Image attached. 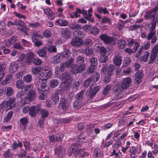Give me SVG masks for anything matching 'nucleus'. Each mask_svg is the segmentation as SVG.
<instances>
[{"instance_id": "nucleus-1", "label": "nucleus", "mask_w": 158, "mask_h": 158, "mask_svg": "<svg viewBox=\"0 0 158 158\" xmlns=\"http://www.w3.org/2000/svg\"><path fill=\"white\" fill-rule=\"evenodd\" d=\"M131 79L130 77H127L124 78L122 80L121 84V88L118 87L116 91L114 93V96L112 98V101L121 98L123 95L121 94L122 89H127L131 85Z\"/></svg>"}, {"instance_id": "nucleus-2", "label": "nucleus", "mask_w": 158, "mask_h": 158, "mask_svg": "<svg viewBox=\"0 0 158 158\" xmlns=\"http://www.w3.org/2000/svg\"><path fill=\"white\" fill-rule=\"evenodd\" d=\"M76 62L78 64H80L78 65L77 64L73 65L71 68V72L72 74H75L77 73H80L85 70L86 66L84 62V59L81 56H79L76 59Z\"/></svg>"}, {"instance_id": "nucleus-3", "label": "nucleus", "mask_w": 158, "mask_h": 158, "mask_svg": "<svg viewBox=\"0 0 158 158\" xmlns=\"http://www.w3.org/2000/svg\"><path fill=\"white\" fill-rule=\"evenodd\" d=\"M70 54V53L69 49L66 48L62 52L54 56L51 60L52 63L53 64L59 63L63 59L69 58Z\"/></svg>"}, {"instance_id": "nucleus-4", "label": "nucleus", "mask_w": 158, "mask_h": 158, "mask_svg": "<svg viewBox=\"0 0 158 158\" xmlns=\"http://www.w3.org/2000/svg\"><path fill=\"white\" fill-rule=\"evenodd\" d=\"M52 74V72L48 66L41 67V71L40 73L38 74V77L46 81L50 77Z\"/></svg>"}, {"instance_id": "nucleus-5", "label": "nucleus", "mask_w": 158, "mask_h": 158, "mask_svg": "<svg viewBox=\"0 0 158 158\" xmlns=\"http://www.w3.org/2000/svg\"><path fill=\"white\" fill-rule=\"evenodd\" d=\"M32 89L28 90V91L26 94V97L25 99H21V101L22 103L25 104L28 103L29 102L31 101L35 98L36 96V93Z\"/></svg>"}, {"instance_id": "nucleus-6", "label": "nucleus", "mask_w": 158, "mask_h": 158, "mask_svg": "<svg viewBox=\"0 0 158 158\" xmlns=\"http://www.w3.org/2000/svg\"><path fill=\"white\" fill-rule=\"evenodd\" d=\"M59 67H56L55 69V73L56 77L60 78L61 80H65L67 81L71 79V75L69 73L65 72L62 73L59 71Z\"/></svg>"}, {"instance_id": "nucleus-7", "label": "nucleus", "mask_w": 158, "mask_h": 158, "mask_svg": "<svg viewBox=\"0 0 158 158\" xmlns=\"http://www.w3.org/2000/svg\"><path fill=\"white\" fill-rule=\"evenodd\" d=\"M71 148L72 153H74L75 155L81 154V156L83 157L84 156H87L89 154V153L84 152L83 150H81L79 147V144L77 143L72 144Z\"/></svg>"}, {"instance_id": "nucleus-8", "label": "nucleus", "mask_w": 158, "mask_h": 158, "mask_svg": "<svg viewBox=\"0 0 158 158\" xmlns=\"http://www.w3.org/2000/svg\"><path fill=\"white\" fill-rule=\"evenodd\" d=\"M46 83V80L40 78H38L35 83L36 87L39 91L45 90V88L47 86Z\"/></svg>"}, {"instance_id": "nucleus-9", "label": "nucleus", "mask_w": 158, "mask_h": 158, "mask_svg": "<svg viewBox=\"0 0 158 158\" xmlns=\"http://www.w3.org/2000/svg\"><path fill=\"white\" fill-rule=\"evenodd\" d=\"M100 89V87L99 86H96L93 89L91 88V86H90L86 92V95L89 98H92L96 94Z\"/></svg>"}, {"instance_id": "nucleus-10", "label": "nucleus", "mask_w": 158, "mask_h": 158, "mask_svg": "<svg viewBox=\"0 0 158 158\" xmlns=\"http://www.w3.org/2000/svg\"><path fill=\"white\" fill-rule=\"evenodd\" d=\"M99 77V73L97 72L96 73L95 75H93L90 78H88L85 81L84 85L87 87L90 83L96 82L98 80Z\"/></svg>"}, {"instance_id": "nucleus-11", "label": "nucleus", "mask_w": 158, "mask_h": 158, "mask_svg": "<svg viewBox=\"0 0 158 158\" xmlns=\"http://www.w3.org/2000/svg\"><path fill=\"white\" fill-rule=\"evenodd\" d=\"M24 90L19 92L16 94V97L18 98H21L23 96L26 94V92L30 89H32L33 88V85L32 84H28L24 86Z\"/></svg>"}, {"instance_id": "nucleus-12", "label": "nucleus", "mask_w": 158, "mask_h": 158, "mask_svg": "<svg viewBox=\"0 0 158 158\" xmlns=\"http://www.w3.org/2000/svg\"><path fill=\"white\" fill-rule=\"evenodd\" d=\"M14 98H11L8 100L6 102H3L2 103V106L5 105V108L7 110H8L11 109L13 107L14 104Z\"/></svg>"}, {"instance_id": "nucleus-13", "label": "nucleus", "mask_w": 158, "mask_h": 158, "mask_svg": "<svg viewBox=\"0 0 158 158\" xmlns=\"http://www.w3.org/2000/svg\"><path fill=\"white\" fill-rule=\"evenodd\" d=\"M158 10V6H156L151 10H148L146 14V17L147 19L152 18L154 19L155 17L154 12Z\"/></svg>"}, {"instance_id": "nucleus-14", "label": "nucleus", "mask_w": 158, "mask_h": 158, "mask_svg": "<svg viewBox=\"0 0 158 158\" xmlns=\"http://www.w3.org/2000/svg\"><path fill=\"white\" fill-rule=\"evenodd\" d=\"M100 38L107 44H109L113 41V38L106 34H102L100 36Z\"/></svg>"}, {"instance_id": "nucleus-15", "label": "nucleus", "mask_w": 158, "mask_h": 158, "mask_svg": "<svg viewBox=\"0 0 158 158\" xmlns=\"http://www.w3.org/2000/svg\"><path fill=\"white\" fill-rule=\"evenodd\" d=\"M71 43L72 45L74 47H80L83 44V42L81 38L73 39Z\"/></svg>"}, {"instance_id": "nucleus-16", "label": "nucleus", "mask_w": 158, "mask_h": 158, "mask_svg": "<svg viewBox=\"0 0 158 158\" xmlns=\"http://www.w3.org/2000/svg\"><path fill=\"white\" fill-rule=\"evenodd\" d=\"M44 13L46 14L48 18L53 20L55 18V15L54 13L49 8H46L44 10Z\"/></svg>"}, {"instance_id": "nucleus-17", "label": "nucleus", "mask_w": 158, "mask_h": 158, "mask_svg": "<svg viewBox=\"0 0 158 158\" xmlns=\"http://www.w3.org/2000/svg\"><path fill=\"white\" fill-rule=\"evenodd\" d=\"M60 106L64 111H66L69 107V105L67 101L62 98L60 102Z\"/></svg>"}, {"instance_id": "nucleus-18", "label": "nucleus", "mask_w": 158, "mask_h": 158, "mask_svg": "<svg viewBox=\"0 0 158 158\" xmlns=\"http://www.w3.org/2000/svg\"><path fill=\"white\" fill-rule=\"evenodd\" d=\"M147 40H151V44H154L156 41V33L155 32H150L147 37Z\"/></svg>"}, {"instance_id": "nucleus-19", "label": "nucleus", "mask_w": 158, "mask_h": 158, "mask_svg": "<svg viewBox=\"0 0 158 158\" xmlns=\"http://www.w3.org/2000/svg\"><path fill=\"white\" fill-rule=\"evenodd\" d=\"M19 66V64L16 62L12 63L9 68V70L11 73H14L17 71Z\"/></svg>"}, {"instance_id": "nucleus-20", "label": "nucleus", "mask_w": 158, "mask_h": 158, "mask_svg": "<svg viewBox=\"0 0 158 158\" xmlns=\"http://www.w3.org/2000/svg\"><path fill=\"white\" fill-rule=\"evenodd\" d=\"M83 105L82 102L81 100H76L73 102V107L74 109L77 110L80 109Z\"/></svg>"}, {"instance_id": "nucleus-21", "label": "nucleus", "mask_w": 158, "mask_h": 158, "mask_svg": "<svg viewBox=\"0 0 158 158\" xmlns=\"http://www.w3.org/2000/svg\"><path fill=\"white\" fill-rule=\"evenodd\" d=\"M143 73L141 72H137L135 74V82L137 84L142 81L143 77Z\"/></svg>"}, {"instance_id": "nucleus-22", "label": "nucleus", "mask_w": 158, "mask_h": 158, "mask_svg": "<svg viewBox=\"0 0 158 158\" xmlns=\"http://www.w3.org/2000/svg\"><path fill=\"white\" fill-rule=\"evenodd\" d=\"M16 23L17 25L16 26H20V27L19 28V27H17L18 29L20 30L21 31H24L23 30V29L25 28L27 30V28L25 27L23 25L24 22L20 19L17 20L16 19Z\"/></svg>"}, {"instance_id": "nucleus-23", "label": "nucleus", "mask_w": 158, "mask_h": 158, "mask_svg": "<svg viewBox=\"0 0 158 158\" xmlns=\"http://www.w3.org/2000/svg\"><path fill=\"white\" fill-rule=\"evenodd\" d=\"M113 62L116 66H120L122 63V57L119 56H115L113 59Z\"/></svg>"}, {"instance_id": "nucleus-24", "label": "nucleus", "mask_w": 158, "mask_h": 158, "mask_svg": "<svg viewBox=\"0 0 158 158\" xmlns=\"http://www.w3.org/2000/svg\"><path fill=\"white\" fill-rule=\"evenodd\" d=\"M38 110L36 106H32L29 108V114L31 116L34 117L36 115L37 110Z\"/></svg>"}, {"instance_id": "nucleus-25", "label": "nucleus", "mask_w": 158, "mask_h": 158, "mask_svg": "<svg viewBox=\"0 0 158 158\" xmlns=\"http://www.w3.org/2000/svg\"><path fill=\"white\" fill-rule=\"evenodd\" d=\"M62 35L65 39H68L70 37V33L66 28L63 29L61 30Z\"/></svg>"}, {"instance_id": "nucleus-26", "label": "nucleus", "mask_w": 158, "mask_h": 158, "mask_svg": "<svg viewBox=\"0 0 158 158\" xmlns=\"http://www.w3.org/2000/svg\"><path fill=\"white\" fill-rule=\"evenodd\" d=\"M6 67V65L4 64H0V81L2 80L4 76V73L3 70L5 69Z\"/></svg>"}, {"instance_id": "nucleus-27", "label": "nucleus", "mask_w": 158, "mask_h": 158, "mask_svg": "<svg viewBox=\"0 0 158 158\" xmlns=\"http://www.w3.org/2000/svg\"><path fill=\"white\" fill-rule=\"evenodd\" d=\"M22 144L21 142L18 141L17 143L16 141H14L11 147L13 150H15L18 147H22Z\"/></svg>"}, {"instance_id": "nucleus-28", "label": "nucleus", "mask_w": 158, "mask_h": 158, "mask_svg": "<svg viewBox=\"0 0 158 158\" xmlns=\"http://www.w3.org/2000/svg\"><path fill=\"white\" fill-rule=\"evenodd\" d=\"M100 32V30L97 27L94 26L90 28V33L93 35H95L98 34Z\"/></svg>"}, {"instance_id": "nucleus-29", "label": "nucleus", "mask_w": 158, "mask_h": 158, "mask_svg": "<svg viewBox=\"0 0 158 158\" xmlns=\"http://www.w3.org/2000/svg\"><path fill=\"white\" fill-rule=\"evenodd\" d=\"M125 41L123 39H120L118 41V46L120 49H123L126 46Z\"/></svg>"}, {"instance_id": "nucleus-30", "label": "nucleus", "mask_w": 158, "mask_h": 158, "mask_svg": "<svg viewBox=\"0 0 158 158\" xmlns=\"http://www.w3.org/2000/svg\"><path fill=\"white\" fill-rule=\"evenodd\" d=\"M36 53L39 56L41 57H45L47 54V52L44 48L39 49L36 51Z\"/></svg>"}, {"instance_id": "nucleus-31", "label": "nucleus", "mask_w": 158, "mask_h": 158, "mask_svg": "<svg viewBox=\"0 0 158 158\" xmlns=\"http://www.w3.org/2000/svg\"><path fill=\"white\" fill-rule=\"evenodd\" d=\"M40 110L41 116L43 118H44L48 116L49 113L46 110L44 109H41Z\"/></svg>"}, {"instance_id": "nucleus-32", "label": "nucleus", "mask_w": 158, "mask_h": 158, "mask_svg": "<svg viewBox=\"0 0 158 158\" xmlns=\"http://www.w3.org/2000/svg\"><path fill=\"white\" fill-rule=\"evenodd\" d=\"M149 52L148 51L144 52V55L141 57V60L143 62H146L148 61V58L149 56Z\"/></svg>"}, {"instance_id": "nucleus-33", "label": "nucleus", "mask_w": 158, "mask_h": 158, "mask_svg": "<svg viewBox=\"0 0 158 158\" xmlns=\"http://www.w3.org/2000/svg\"><path fill=\"white\" fill-rule=\"evenodd\" d=\"M51 98L55 104L59 102V98L57 92H55V94H53Z\"/></svg>"}, {"instance_id": "nucleus-34", "label": "nucleus", "mask_w": 158, "mask_h": 158, "mask_svg": "<svg viewBox=\"0 0 158 158\" xmlns=\"http://www.w3.org/2000/svg\"><path fill=\"white\" fill-rule=\"evenodd\" d=\"M59 81L56 79H52L50 82V87L52 88H54L57 86L59 84Z\"/></svg>"}, {"instance_id": "nucleus-35", "label": "nucleus", "mask_w": 158, "mask_h": 158, "mask_svg": "<svg viewBox=\"0 0 158 158\" xmlns=\"http://www.w3.org/2000/svg\"><path fill=\"white\" fill-rule=\"evenodd\" d=\"M44 90H45L39 91V98L40 99L44 100L46 98L47 96L44 92Z\"/></svg>"}, {"instance_id": "nucleus-36", "label": "nucleus", "mask_w": 158, "mask_h": 158, "mask_svg": "<svg viewBox=\"0 0 158 158\" xmlns=\"http://www.w3.org/2000/svg\"><path fill=\"white\" fill-rule=\"evenodd\" d=\"M24 81L27 83L30 82L32 80V77L31 74H27L23 77Z\"/></svg>"}, {"instance_id": "nucleus-37", "label": "nucleus", "mask_w": 158, "mask_h": 158, "mask_svg": "<svg viewBox=\"0 0 158 158\" xmlns=\"http://www.w3.org/2000/svg\"><path fill=\"white\" fill-rule=\"evenodd\" d=\"M64 150L61 146L58 147V148H56L55 150V153L57 155H60V154H63L64 152Z\"/></svg>"}, {"instance_id": "nucleus-38", "label": "nucleus", "mask_w": 158, "mask_h": 158, "mask_svg": "<svg viewBox=\"0 0 158 158\" xmlns=\"http://www.w3.org/2000/svg\"><path fill=\"white\" fill-rule=\"evenodd\" d=\"M74 61V59L73 58H71L66 61L65 64L66 66L68 68H69L73 66Z\"/></svg>"}, {"instance_id": "nucleus-39", "label": "nucleus", "mask_w": 158, "mask_h": 158, "mask_svg": "<svg viewBox=\"0 0 158 158\" xmlns=\"http://www.w3.org/2000/svg\"><path fill=\"white\" fill-rule=\"evenodd\" d=\"M16 86L18 89H22L24 86L23 82L22 80H19L16 82Z\"/></svg>"}, {"instance_id": "nucleus-40", "label": "nucleus", "mask_w": 158, "mask_h": 158, "mask_svg": "<svg viewBox=\"0 0 158 158\" xmlns=\"http://www.w3.org/2000/svg\"><path fill=\"white\" fill-rule=\"evenodd\" d=\"M80 82L78 81L74 82L72 84L71 87L74 90H77L78 89L80 85Z\"/></svg>"}, {"instance_id": "nucleus-41", "label": "nucleus", "mask_w": 158, "mask_h": 158, "mask_svg": "<svg viewBox=\"0 0 158 158\" xmlns=\"http://www.w3.org/2000/svg\"><path fill=\"white\" fill-rule=\"evenodd\" d=\"M41 67H33L32 69V73L35 75L37 74L38 73H40L41 71Z\"/></svg>"}, {"instance_id": "nucleus-42", "label": "nucleus", "mask_w": 158, "mask_h": 158, "mask_svg": "<svg viewBox=\"0 0 158 158\" xmlns=\"http://www.w3.org/2000/svg\"><path fill=\"white\" fill-rule=\"evenodd\" d=\"M114 68V66L113 64H110L108 66V75H111L114 73L113 70Z\"/></svg>"}, {"instance_id": "nucleus-43", "label": "nucleus", "mask_w": 158, "mask_h": 158, "mask_svg": "<svg viewBox=\"0 0 158 158\" xmlns=\"http://www.w3.org/2000/svg\"><path fill=\"white\" fill-rule=\"evenodd\" d=\"M132 69L131 68H128L123 71V73L126 76H128L131 73Z\"/></svg>"}, {"instance_id": "nucleus-44", "label": "nucleus", "mask_w": 158, "mask_h": 158, "mask_svg": "<svg viewBox=\"0 0 158 158\" xmlns=\"http://www.w3.org/2000/svg\"><path fill=\"white\" fill-rule=\"evenodd\" d=\"M111 85H108L104 88L103 93L104 95H107L108 93L111 88Z\"/></svg>"}, {"instance_id": "nucleus-45", "label": "nucleus", "mask_w": 158, "mask_h": 158, "mask_svg": "<svg viewBox=\"0 0 158 158\" xmlns=\"http://www.w3.org/2000/svg\"><path fill=\"white\" fill-rule=\"evenodd\" d=\"M85 52L86 55L89 56L93 54L92 49L89 47H87L85 49Z\"/></svg>"}, {"instance_id": "nucleus-46", "label": "nucleus", "mask_w": 158, "mask_h": 158, "mask_svg": "<svg viewBox=\"0 0 158 158\" xmlns=\"http://www.w3.org/2000/svg\"><path fill=\"white\" fill-rule=\"evenodd\" d=\"M74 24H71L69 25L70 28L73 29H78L81 28V27L78 24L75 23V22L74 23Z\"/></svg>"}, {"instance_id": "nucleus-47", "label": "nucleus", "mask_w": 158, "mask_h": 158, "mask_svg": "<svg viewBox=\"0 0 158 158\" xmlns=\"http://www.w3.org/2000/svg\"><path fill=\"white\" fill-rule=\"evenodd\" d=\"M156 26V22H153L152 23L151 26L149 28L150 32H155V33H156V31L155 30Z\"/></svg>"}, {"instance_id": "nucleus-48", "label": "nucleus", "mask_w": 158, "mask_h": 158, "mask_svg": "<svg viewBox=\"0 0 158 158\" xmlns=\"http://www.w3.org/2000/svg\"><path fill=\"white\" fill-rule=\"evenodd\" d=\"M130 62V59L128 57H126L124 58L123 61V63L124 65H122V67L123 68H124L126 67L128 64Z\"/></svg>"}, {"instance_id": "nucleus-49", "label": "nucleus", "mask_w": 158, "mask_h": 158, "mask_svg": "<svg viewBox=\"0 0 158 158\" xmlns=\"http://www.w3.org/2000/svg\"><path fill=\"white\" fill-rule=\"evenodd\" d=\"M13 114V112L12 111H10L9 112L4 118V121L7 122L10 120Z\"/></svg>"}, {"instance_id": "nucleus-50", "label": "nucleus", "mask_w": 158, "mask_h": 158, "mask_svg": "<svg viewBox=\"0 0 158 158\" xmlns=\"http://www.w3.org/2000/svg\"><path fill=\"white\" fill-rule=\"evenodd\" d=\"M32 34V39L33 41L34 40H35L39 38H42V36L40 35H38L36 32H35Z\"/></svg>"}, {"instance_id": "nucleus-51", "label": "nucleus", "mask_w": 158, "mask_h": 158, "mask_svg": "<svg viewBox=\"0 0 158 158\" xmlns=\"http://www.w3.org/2000/svg\"><path fill=\"white\" fill-rule=\"evenodd\" d=\"M40 25V23L38 22H35L33 23H28V27H38Z\"/></svg>"}, {"instance_id": "nucleus-52", "label": "nucleus", "mask_w": 158, "mask_h": 158, "mask_svg": "<svg viewBox=\"0 0 158 158\" xmlns=\"http://www.w3.org/2000/svg\"><path fill=\"white\" fill-rule=\"evenodd\" d=\"M48 51L50 52H56L57 51L56 46H49L48 48Z\"/></svg>"}, {"instance_id": "nucleus-53", "label": "nucleus", "mask_w": 158, "mask_h": 158, "mask_svg": "<svg viewBox=\"0 0 158 158\" xmlns=\"http://www.w3.org/2000/svg\"><path fill=\"white\" fill-rule=\"evenodd\" d=\"M82 34V32L81 31H76L73 32V35L75 39H76L77 38H80L79 36H81Z\"/></svg>"}, {"instance_id": "nucleus-54", "label": "nucleus", "mask_w": 158, "mask_h": 158, "mask_svg": "<svg viewBox=\"0 0 158 158\" xmlns=\"http://www.w3.org/2000/svg\"><path fill=\"white\" fill-rule=\"evenodd\" d=\"M90 63L91 65L96 66L98 64V60L95 57H92L90 59Z\"/></svg>"}, {"instance_id": "nucleus-55", "label": "nucleus", "mask_w": 158, "mask_h": 158, "mask_svg": "<svg viewBox=\"0 0 158 158\" xmlns=\"http://www.w3.org/2000/svg\"><path fill=\"white\" fill-rule=\"evenodd\" d=\"M34 57V54L31 52H28L27 54V58L28 59V62H30L31 60Z\"/></svg>"}, {"instance_id": "nucleus-56", "label": "nucleus", "mask_w": 158, "mask_h": 158, "mask_svg": "<svg viewBox=\"0 0 158 158\" xmlns=\"http://www.w3.org/2000/svg\"><path fill=\"white\" fill-rule=\"evenodd\" d=\"M52 35V33L48 30H46L43 33V36L44 37L48 38L50 37Z\"/></svg>"}, {"instance_id": "nucleus-57", "label": "nucleus", "mask_w": 158, "mask_h": 158, "mask_svg": "<svg viewBox=\"0 0 158 158\" xmlns=\"http://www.w3.org/2000/svg\"><path fill=\"white\" fill-rule=\"evenodd\" d=\"M84 92V90H81L80 92L76 95V98L77 100H80L79 99L82 98Z\"/></svg>"}, {"instance_id": "nucleus-58", "label": "nucleus", "mask_w": 158, "mask_h": 158, "mask_svg": "<svg viewBox=\"0 0 158 158\" xmlns=\"http://www.w3.org/2000/svg\"><path fill=\"white\" fill-rule=\"evenodd\" d=\"M108 59L107 56L105 55H101V56L99 59V60L102 62H105Z\"/></svg>"}, {"instance_id": "nucleus-59", "label": "nucleus", "mask_w": 158, "mask_h": 158, "mask_svg": "<svg viewBox=\"0 0 158 158\" xmlns=\"http://www.w3.org/2000/svg\"><path fill=\"white\" fill-rule=\"evenodd\" d=\"M42 60L39 58H36L33 60V63L36 65H40L42 63Z\"/></svg>"}, {"instance_id": "nucleus-60", "label": "nucleus", "mask_w": 158, "mask_h": 158, "mask_svg": "<svg viewBox=\"0 0 158 158\" xmlns=\"http://www.w3.org/2000/svg\"><path fill=\"white\" fill-rule=\"evenodd\" d=\"M13 93V90L10 87H8L6 89V94L9 96L11 95Z\"/></svg>"}, {"instance_id": "nucleus-61", "label": "nucleus", "mask_w": 158, "mask_h": 158, "mask_svg": "<svg viewBox=\"0 0 158 158\" xmlns=\"http://www.w3.org/2000/svg\"><path fill=\"white\" fill-rule=\"evenodd\" d=\"M27 118L25 117L22 118L20 120V123L23 125H25L27 123Z\"/></svg>"}, {"instance_id": "nucleus-62", "label": "nucleus", "mask_w": 158, "mask_h": 158, "mask_svg": "<svg viewBox=\"0 0 158 158\" xmlns=\"http://www.w3.org/2000/svg\"><path fill=\"white\" fill-rule=\"evenodd\" d=\"M128 13L130 17H134L137 14L136 13L135 11L134 10L131 9L130 10Z\"/></svg>"}, {"instance_id": "nucleus-63", "label": "nucleus", "mask_w": 158, "mask_h": 158, "mask_svg": "<svg viewBox=\"0 0 158 158\" xmlns=\"http://www.w3.org/2000/svg\"><path fill=\"white\" fill-rule=\"evenodd\" d=\"M13 48L20 50H22L23 49L20 44L18 43H15L14 44Z\"/></svg>"}, {"instance_id": "nucleus-64", "label": "nucleus", "mask_w": 158, "mask_h": 158, "mask_svg": "<svg viewBox=\"0 0 158 158\" xmlns=\"http://www.w3.org/2000/svg\"><path fill=\"white\" fill-rule=\"evenodd\" d=\"M110 75H106L104 79V82L106 84L109 83L111 80Z\"/></svg>"}]
</instances>
